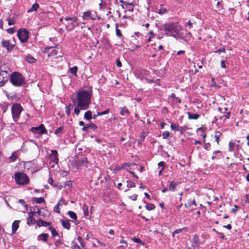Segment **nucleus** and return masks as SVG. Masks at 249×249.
Wrapping results in <instances>:
<instances>
[{
  "mask_svg": "<svg viewBox=\"0 0 249 249\" xmlns=\"http://www.w3.org/2000/svg\"><path fill=\"white\" fill-rule=\"evenodd\" d=\"M160 30H163L165 34L167 36L177 37L178 36L182 34L183 31L181 26L178 24V22L165 23L160 26Z\"/></svg>",
  "mask_w": 249,
  "mask_h": 249,
  "instance_id": "1",
  "label": "nucleus"
},
{
  "mask_svg": "<svg viewBox=\"0 0 249 249\" xmlns=\"http://www.w3.org/2000/svg\"><path fill=\"white\" fill-rule=\"evenodd\" d=\"M77 106L80 109L85 110L89 107L91 94H77Z\"/></svg>",
  "mask_w": 249,
  "mask_h": 249,
  "instance_id": "2",
  "label": "nucleus"
},
{
  "mask_svg": "<svg viewBox=\"0 0 249 249\" xmlns=\"http://www.w3.org/2000/svg\"><path fill=\"white\" fill-rule=\"evenodd\" d=\"M10 80L15 86L20 87L25 84L24 77L18 72H13L11 74Z\"/></svg>",
  "mask_w": 249,
  "mask_h": 249,
  "instance_id": "3",
  "label": "nucleus"
},
{
  "mask_svg": "<svg viewBox=\"0 0 249 249\" xmlns=\"http://www.w3.org/2000/svg\"><path fill=\"white\" fill-rule=\"evenodd\" d=\"M15 179L18 184L24 185L29 183V179L24 173L17 172L15 175Z\"/></svg>",
  "mask_w": 249,
  "mask_h": 249,
  "instance_id": "4",
  "label": "nucleus"
},
{
  "mask_svg": "<svg viewBox=\"0 0 249 249\" xmlns=\"http://www.w3.org/2000/svg\"><path fill=\"white\" fill-rule=\"evenodd\" d=\"M22 111V107L20 104L15 103L12 105L11 107V112L13 119L15 122H17L18 121Z\"/></svg>",
  "mask_w": 249,
  "mask_h": 249,
  "instance_id": "5",
  "label": "nucleus"
},
{
  "mask_svg": "<svg viewBox=\"0 0 249 249\" xmlns=\"http://www.w3.org/2000/svg\"><path fill=\"white\" fill-rule=\"evenodd\" d=\"M18 36L21 42L25 43L28 40L29 32L26 29H20L18 31Z\"/></svg>",
  "mask_w": 249,
  "mask_h": 249,
  "instance_id": "6",
  "label": "nucleus"
},
{
  "mask_svg": "<svg viewBox=\"0 0 249 249\" xmlns=\"http://www.w3.org/2000/svg\"><path fill=\"white\" fill-rule=\"evenodd\" d=\"M66 21H70L69 22L65 23L66 29L68 31H71L76 26L75 23L77 21L78 18L76 17H66L65 18Z\"/></svg>",
  "mask_w": 249,
  "mask_h": 249,
  "instance_id": "7",
  "label": "nucleus"
},
{
  "mask_svg": "<svg viewBox=\"0 0 249 249\" xmlns=\"http://www.w3.org/2000/svg\"><path fill=\"white\" fill-rule=\"evenodd\" d=\"M31 131L34 133L39 134H46L47 132L43 124H41L37 127H32Z\"/></svg>",
  "mask_w": 249,
  "mask_h": 249,
  "instance_id": "8",
  "label": "nucleus"
},
{
  "mask_svg": "<svg viewBox=\"0 0 249 249\" xmlns=\"http://www.w3.org/2000/svg\"><path fill=\"white\" fill-rule=\"evenodd\" d=\"M83 20H95L96 16L92 14L90 11H86L83 13L82 16Z\"/></svg>",
  "mask_w": 249,
  "mask_h": 249,
  "instance_id": "9",
  "label": "nucleus"
},
{
  "mask_svg": "<svg viewBox=\"0 0 249 249\" xmlns=\"http://www.w3.org/2000/svg\"><path fill=\"white\" fill-rule=\"evenodd\" d=\"M1 44L2 46L5 48L8 51H12L15 46V45L11 44L10 43L9 40H6L4 39L2 40Z\"/></svg>",
  "mask_w": 249,
  "mask_h": 249,
  "instance_id": "10",
  "label": "nucleus"
},
{
  "mask_svg": "<svg viewBox=\"0 0 249 249\" xmlns=\"http://www.w3.org/2000/svg\"><path fill=\"white\" fill-rule=\"evenodd\" d=\"M199 240L198 238V236L197 235H195L193 236L192 247L194 249H198L199 248Z\"/></svg>",
  "mask_w": 249,
  "mask_h": 249,
  "instance_id": "11",
  "label": "nucleus"
},
{
  "mask_svg": "<svg viewBox=\"0 0 249 249\" xmlns=\"http://www.w3.org/2000/svg\"><path fill=\"white\" fill-rule=\"evenodd\" d=\"M19 220H15L12 224V233L14 234L19 227Z\"/></svg>",
  "mask_w": 249,
  "mask_h": 249,
  "instance_id": "12",
  "label": "nucleus"
},
{
  "mask_svg": "<svg viewBox=\"0 0 249 249\" xmlns=\"http://www.w3.org/2000/svg\"><path fill=\"white\" fill-rule=\"evenodd\" d=\"M171 128L175 131H180L181 133L183 130L181 126H179L178 124H175L174 123H171Z\"/></svg>",
  "mask_w": 249,
  "mask_h": 249,
  "instance_id": "13",
  "label": "nucleus"
},
{
  "mask_svg": "<svg viewBox=\"0 0 249 249\" xmlns=\"http://www.w3.org/2000/svg\"><path fill=\"white\" fill-rule=\"evenodd\" d=\"M36 224L38 227H47L51 225V223L46 222L43 220L39 219L36 221Z\"/></svg>",
  "mask_w": 249,
  "mask_h": 249,
  "instance_id": "14",
  "label": "nucleus"
},
{
  "mask_svg": "<svg viewBox=\"0 0 249 249\" xmlns=\"http://www.w3.org/2000/svg\"><path fill=\"white\" fill-rule=\"evenodd\" d=\"M178 184V182H174V181H171L169 185V190L172 192L175 191L176 190V187Z\"/></svg>",
  "mask_w": 249,
  "mask_h": 249,
  "instance_id": "15",
  "label": "nucleus"
},
{
  "mask_svg": "<svg viewBox=\"0 0 249 249\" xmlns=\"http://www.w3.org/2000/svg\"><path fill=\"white\" fill-rule=\"evenodd\" d=\"M120 115L122 116H124L125 115H129L130 114L129 111L126 107H121L120 108Z\"/></svg>",
  "mask_w": 249,
  "mask_h": 249,
  "instance_id": "16",
  "label": "nucleus"
},
{
  "mask_svg": "<svg viewBox=\"0 0 249 249\" xmlns=\"http://www.w3.org/2000/svg\"><path fill=\"white\" fill-rule=\"evenodd\" d=\"M36 223V220L32 215L28 216L27 221V224L29 225H33Z\"/></svg>",
  "mask_w": 249,
  "mask_h": 249,
  "instance_id": "17",
  "label": "nucleus"
},
{
  "mask_svg": "<svg viewBox=\"0 0 249 249\" xmlns=\"http://www.w3.org/2000/svg\"><path fill=\"white\" fill-rule=\"evenodd\" d=\"M188 118L190 120H197L199 117L198 114H193L191 112H188Z\"/></svg>",
  "mask_w": 249,
  "mask_h": 249,
  "instance_id": "18",
  "label": "nucleus"
},
{
  "mask_svg": "<svg viewBox=\"0 0 249 249\" xmlns=\"http://www.w3.org/2000/svg\"><path fill=\"white\" fill-rule=\"evenodd\" d=\"M48 237V234L47 233H42L38 236V239L45 242L47 241Z\"/></svg>",
  "mask_w": 249,
  "mask_h": 249,
  "instance_id": "19",
  "label": "nucleus"
},
{
  "mask_svg": "<svg viewBox=\"0 0 249 249\" xmlns=\"http://www.w3.org/2000/svg\"><path fill=\"white\" fill-rule=\"evenodd\" d=\"M61 223H62V226L67 229V230H70V222H69V220H61Z\"/></svg>",
  "mask_w": 249,
  "mask_h": 249,
  "instance_id": "20",
  "label": "nucleus"
},
{
  "mask_svg": "<svg viewBox=\"0 0 249 249\" xmlns=\"http://www.w3.org/2000/svg\"><path fill=\"white\" fill-rule=\"evenodd\" d=\"M39 4L35 3L32 5V7L27 11V12L31 13L33 11H36L39 8Z\"/></svg>",
  "mask_w": 249,
  "mask_h": 249,
  "instance_id": "21",
  "label": "nucleus"
},
{
  "mask_svg": "<svg viewBox=\"0 0 249 249\" xmlns=\"http://www.w3.org/2000/svg\"><path fill=\"white\" fill-rule=\"evenodd\" d=\"M6 96L9 100L17 101L20 99V98L17 96V94H12V95H10V94H6Z\"/></svg>",
  "mask_w": 249,
  "mask_h": 249,
  "instance_id": "22",
  "label": "nucleus"
},
{
  "mask_svg": "<svg viewBox=\"0 0 249 249\" xmlns=\"http://www.w3.org/2000/svg\"><path fill=\"white\" fill-rule=\"evenodd\" d=\"M25 59L29 63H33L36 62V59L30 54L26 56Z\"/></svg>",
  "mask_w": 249,
  "mask_h": 249,
  "instance_id": "23",
  "label": "nucleus"
},
{
  "mask_svg": "<svg viewBox=\"0 0 249 249\" xmlns=\"http://www.w3.org/2000/svg\"><path fill=\"white\" fill-rule=\"evenodd\" d=\"M69 71L72 75L76 76L77 72L78 71V67L77 66H74L72 68H70Z\"/></svg>",
  "mask_w": 249,
  "mask_h": 249,
  "instance_id": "24",
  "label": "nucleus"
},
{
  "mask_svg": "<svg viewBox=\"0 0 249 249\" xmlns=\"http://www.w3.org/2000/svg\"><path fill=\"white\" fill-rule=\"evenodd\" d=\"M193 205H194L195 207L196 206V201L195 200V199L189 200V201L188 202V203L185 204L184 205L185 207L187 208L191 207Z\"/></svg>",
  "mask_w": 249,
  "mask_h": 249,
  "instance_id": "25",
  "label": "nucleus"
},
{
  "mask_svg": "<svg viewBox=\"0 0 249 249\" xmlns=\"http://www.w3.org/2000/svg\"><path fill=\"white\" fill-rule=\"evenodd\" d=\"M84 118L87 120H90L92 117V113L90 111H88L85 113Z\"/></svg>",
  "mask_w": 249,
  "mask_h": 249,
  "instance_id": "26",
  "label": "nucleus"
},
{
  "mask_svg": "<svg viewBox=\"0 0 249 249\" xmlns=\"http://www.w3.org/2000/svg\"><path fill=\"white\" fill-rule=\"evenodd\" d=\"M82 210L84 213V214L85 216H87L89 215V207L86 205L84 204L82 206Z\"/></svg>",
  "mask_w": 249,
  "mask_h": 249,
  "instance_id": "27",
  "label": "nucleus"
},
{
  "mask_svg": "<svg viewBox=\"0 0 249 249\" xmlns=\"http://www.w3.org/2000/svg\"><path fill=\"white\" fill-rule=\"evenodd\" d=\"M68 214L72 219L76 220L77 218L76 213L72 211H68Z\"/></svg>",
  "mask_w": 249,
  "mask_h": 249,
  "instance_id": "28",
  "label": "nucleus"
},
{
  "mask_svg": "<svg viewBox=\"0 0 249 249\" xmlns=\"http://www.w3.org/2000/svg\"><path fill=\"white\" fill-rule=\"evenodd\" d=\"M48 229L51 231L52 235L53 237H55L59 235L58 233L54 228L52 227H49Z\"/></svg>",
  "mask_w": 249,
  "mask_h": 249,
  "instance_id": "29",
  "label": "nucleus"
},
{
  "mask_svg": "<svg viewBox=\"0 0 249 249\" xmlns=\"http://www.w3.org/2000/svg\"><path fill=\"white\" fill-rule=\"evenodd\" d=\"M51 156L53 157L54 158L56 159V163L58 162V153L56 150H53L51 151Z\"/></svg>",
  "mask_w": 249,
  "mask_h": 249,
  "instance_id": "30",
  "label": "nucleus"
},
{
  "mask_svg": "<svg viewBox=\"0 0 249 249\" xmlns=\"http://www.w3.org/2000/svg\"><path fill=\"white\" fill-rule=\"evenodd\" d=\"M87 127L91 128L93 131H95L97 129V126L93 123L87 124Z\"/></svg>",
  "mask_w": 249,
  "mask_h": 249,
  "instance_id": "31",
  "label": "nucleus"
},
{
  "mask_svg": "<svg viewBox=\"0 0 249 249\" xmlns=\"http://www.w3.org/2000/svg\"><path fill=\"white\" fill-rule=\"evenodd\" d=\"M3 71L4 72H9V71H10V69L9 68H8L5 65H3V66H1L0 67V72Z\"/></svg>",
  "mask_w": 249,
  "mask_h": 249,
  "instance_id": "32",
  "label": "nucleus"
},
{
  "mask_svg": "<svg viewBox=\"0 0 249 249\" xmlns=\"http://www.w3.org/2000/svg\"><path fill=\"white\" fill-rule=\"evenodd\" d=\"M146 210L148 211L153 210L155 208V206L153 204L149 203L145 206Z\"/></svg>",
  "mask_w": 249,
  "mask_h": 249,
  "instance_id": "33",
  "label": "nucleus"
},
{
  "mask_svg": "<svg viewBox=\"0 0 249 249\" xmlns=\"http://www.w3.org/2000/svg\"><path fill=\"white\" fill-rule=\"evenodd\" d=\"M231 116V112L229 111L228 112H227V114L226 115H224L221 117H220V119H224V121H225L227 119H229L230 118Z\"/></svg>",
  "mask_w": 249,
  "mask_h": 249,
  "instance_id": "34",
  "label": "nucleus"
},
{
  "mask_svg": "<svg viewBox=\"0 0 249 249\" xmlns=\"http://www.w3.org/2000/svg\"><path fill=\"white\" fill-rule=\"evenodd\" d=\"M7 79H5L0 75V87H2L7 81Z\"/></svg>",
  "mask_w": 249,
  "mask_h": 249,
  "instance_id": "35",
  "label": "nucleus"
},
{
  "mask_svg": "<svg viewBox=\"0 0 249 249\" xmlns=\"http://www.w3.org/2000/svg\"><path fill=\"white\" fill-rule=\"evenodd\" d=\"M0 75L3 77L5 79H7L8 80V76H9V72H4V71H1L0 72Z\"/></svg>",
  "mask_w": 249,
  "mask_h": 249,
  "instance_id": "36",
  "label": "nucleus"
},
{
  "mask_svg": "<svg viewBox=\"0 0 249 249\" xmlns=\"http://www.w3.org/2000/svg\"><path fill=\"white\" fill-rule=\"evenodd\" d=\"M135 186H135V184L134 182H133L131 181L127 180V187L128 188H133V187H135Z\"/></svg>",
  "mask_w": 249,
  "mask_h": 249,
  "instance_id": "37",
  "label": "nucleus"
},
{
  "mask_svg": "<svg viewBox=\"0 0 249 249\" xmlns=\"http://www.w3.org/2000/svg\"><path fill=\"white\" fill-rule=\"evenodd\" d=\"M60 205V201L55 205V206L54 207L53 211L56 213H60V210H59V205Z\"/></svg>",
  "mask_w": 249,
  "mask_h": 249,
  "instance_id": "38",
  "label": "nucleus"
},
{
  "mask_svg": "<svg viewBox=\"0 0 249 249\" xmlns=\"http://www.w3.org/2000/svg\"><path fill=\"white\" fill-rule=\"evenodd\" d=\"M235 144L231 142L229 143V151L232 152L234 150Z\"/></svg>",
  "mask_w": 249,
  "mask_h": 249,
  "instance_id": "39",
  "label": "nucleus"
},
{
  "mask_svg": "<svg viewBox=\"0 0 249 249\" xmlns=\"http://www.w3.org/2000/svg\"><path fill=\"white\" fill-rule=\"evenodd\" d=\"M17 157L15 153L14 152L12 154L11 156L9 157V160L11 161H14L17 159Z\"/></svg>",
  "mask_w": 249,
  "mask_h": 249,
  "instance_id": "40",
  "label": "nucleus"
},
{
  "mask_svg": "<svg viewBox=\"0 0 249 249\" xmlns=\"http://www.w3.org/2000/svg\"><path fill=\"white\" fill-rule=\"evenodd\" d=\"M35 200H36V203H38V204H40V203H41L43 202H44V199L43 197H39V198H34Z\"/></svg>",
  "mask_w": 249,
  "mask_h": 249,
  "instance_id": "41",
  "label": "nucleus"
},
{
  "mask_svg": "<svg viewBox=\"0 0 249 249\" xmlns=\"http://www.w3.org/2000/svg\"><path fill=\"white\" fill-rule=\"evenodd\" d=\"M169 98H172L174 100V102H181V100L175 96V94H172L169 96Z\"/></svg>",
  "mask_w": 249,
  "mask_h": 249,
  "instance_id": "42",
  "label": "nucleus"
},
{
  "mask_svg": "<svg viewBox=\"0 0 249 249\" xmlns=\"http://www.w3.org/2000/svg\"><path fill=\"white\" fill-rule=\"evenodd\" d=\"M8 24L9 25H12L16 23V20L13 18L8 19Z\"/></svg>",
  "mask_w": 249,
  "mask_h": 249,
  "instance_id": "43",
  "label": "nucleus"
},
{
  "mask_svg": "<svg viewBox=\"0 0 249 249\" xmlns=\"http://www.w3.org/2000/svg\"><path fill=\"white\" fill-rule=\"evenodd\" d=\"M109 112V109H106L105 111H102V112H97V115H105V114H108V113Z\"/></svg>",
  "mask_w": 249,
  "mask_h": 249,
  "instance_id": "44",
  "label": "nucleus"
},
{
  "mask_svg": "<svg viewBox=\"0 0 249 249\" xmlns=\"http://www.w3.org/2000/svg\"><path fill=\"white\" fill-rule=\"evenodd\" d=\"M170 135V133L166 131L162 133V137L163 139H167Z\"/></svg>",
  "mask_w": 249,
  "mask_h": 249,
  "instance_id": "45",
  "label": "nucleus"
},
{
  "mask_svg": "<svg viewBox=\"0 0 249 249\" xmlns=\"http://www.w3.org/2000/svg\"><path fill=\"white\" fill-rule=\"evenodd\" d=\"M116 35L119 37H122L123 36L121 31L118 29L117 27L116 28Z\"/></svg>",
  "mask_w": 249,
  "mask_h": 249,
  "instance_id": "46",
  "label": "nucleus"
},
{
  "mask_svg": "<svg viewBox=\"0 0 249 249\" xmlns=\"http://www.w3.org/2000/svg\"><path fill=\"white\" fill-rule=\"evenodd\" d=\"M63 129V127H58V128H57V129L54 131V133H55V134H59V133H61L62 132Z\"/></svg>",
  "mask_w": 249,
  "mask_h": 249,
  "instance_id": "47",
  "label": "nucleus"
},
{
  "mask_svg": "<svg viewBox=\"0 0 249 249\" xmlns=\"http://www.w3.org/2000/svg\"><path fill=\"white\" fill-rule=\"evenodd\" d=\"M57 51L55 50H53L52 52L48 55L49 56H55L57 55Z\"/></svg>",
  "mask_w": 249,
  "mask_h": 249,
  "instance_id": "48",
  "label": "nucleus"
},
{
  "mask_svg": "<svg viewBox=\"0 0 249 249\" xmlns=\"http://www.w3.org/2000/svg\"><path fill=\"white\" fill-rule=\"evenodd\" d=\"M214 52L216 53H225L226 52V50L224 48H223L222 49H218L216 51H214Z\"/></svg>",
  "mask_w": 249,
  "mask_h": 249,
  "instance_id": "49",
  "label": "nucleus"
},
{
  "mask_svg": "<svg viewBox=\"0 0 249 249\" xmlns=\"http://www.w3.org/2000/svg\"><path fill=\"white\" fill-rule=\"evenodd\" d=\"M149 37L148 39V40L149 41H150L151 38H152L154 37V34L152 31H151L149 32Z\"/></svg>",
  "mask_w": 249,
  "mask_h": 249,
  "instance_id": "50",
  "label": "nucleus"
},
{
  "mask_svg": "<svg viewBox=\"0 0 249 249\" xmlns=\"http://www.w3.org/2000/svg\"><path fill=\"white\" fill-rule=\"evenodd\" d=\"M220 135H221V134H216L214 136V138L215 139V141L216 142L217 144H219V137H220Z\"/></svg>",
  "mask_w": 249,
  "mask_h": 249,
  "instance_id": "51",
  "label": "nucleus"
},
{
  "mask_svg": "<svg viewBox=\"0 0 249 249\" xmlns=\"http://www.w3.org/2000/svg\"><path fill=\"white\" fill-rule=\"evenodd\" d=\"M226 61V60H221V61L220 62V66L222 68H223V69L226 68V66L225 64Z\"/></svg>",
  "mask_w": 249,
  "mask_h": 249,
  "instance_id": "52",
  "label": "nucleus"
},
{
  "mask_svg": "<svg viewBox=\"0 0 249 249\" xmlns=\"http://www.w3.org/2000/svg\"><path fill=\"white\" fill-rule=\"evenodd\" d=\"M6 31L9 34H12L14 33L15 32V30H14V29L13 28H9V29H7L6 30Z\"/></svg>",
  "mask_w": 249,
  "mask_h": 249,
  "instance_id": "53",
  "label": "nucleus"
},
{
  "mask_svg": "<svg viewBox=\"0 0 249 249\" xmlns=\"http://www.w3.org/2000/svg\"><path fill=\"white\" fill-rule=\"evenodd\" d=\"M132 240L135 243H142V240L138 238H134Z\"/></svg>",
  "mask_w": 249,
  "mask_h": 249,
  "instance_id": "54",
  "label": "nucleus"
},
{
  "mask_svg": "<svg viewBox=\"0 0 249 249\" xmlns=\"http://www.w3.org/2000/svg\"><path fill=\"white\" fill-rule=\"evenodd\" d=\"M80 108L78 107V106L77 107H76L74 108V113H75L76 115H78L80 113Z\"/></svg>",
  "mask_w": 249,
  "mask_h": 249,
  "instance_id": "55",
  "label": "nucleus"
},
{
  "mask_svg": "<svg viewBox=\"0 0 249 249\" xmlns=\"http://www.w3.org/2000/svg\"><path fill=\"white\" fill-rule=\"evenodd\" d=\"M211 146V144L210 143L208 142V143H205V145H204V148L207 150H209V149H210V147Z\"/></svg>",
  "mask_w": 249,
  "mask_h": 249,
  "instance_id": "56",
  "label": "nucleus"
},
{
  "mask_svg": "<svg viewBox=\"0 0 249 249\" xmlns=\"http://www.w3.org/2000/svg\"><path fill=\"white\" fill-rule=\"evenodd\" d=\"M116 64L118 67L120 68L122 67V63L119 58L116 59Z\"/></svg>",
  "mask_w": 249,
  "mask_h": 249,
  "instance_id": "57",
  "label": "nucleus"
},
{
  "mask_svg": "<svg viewBox=\"0 0 249 249\" xmlns=\"http://www.w3.org/2000/svg\"><path fill=\"white\" fill-rule=\"evenodd\" d=\"M216 233H217V234L219 236V237L220 238H221L222 239H224V238L225 236L223 234V233H222L221 232H218V231H216Z\"/></svg>",
  "mask_w": 249,
  "mask_h": 249,
  "instance_id": "58",
  "label": "nucleus"
},
{
  "mask_svg": "<svg viewBox=\"0 0 249 249\" xmlns=\"http://www.w3.org/2000/svg\"><path fill=\"white\" fill-rule=\"evenodd\" d=\"M120 243L121 244H124L125 246H122V247L123 248H126L127 247V244L126 243V241L124 240H121L120 241Z\"/></svg>",
  "mask_w": 249,
  "mask_h": 249,
  "instance_id": "59",
  "label": "nucleus"
},
{
  "mask_svg": "<svg viewBox=\"0 0 249 249\" xmlns=\"http://www.w3.org/2000/svg\"><path fill=\"white\" fill-rule=\"evenodd\" d=\"M138 195H134L131 196H130V198L132 199L133 201H135L137 200Z\"/></svg>",
  "mask_w": 249,
  "mask_h": 249,
  "instance_id": "60",
  "label": "nucleus"
},
{
  "mask_svg": "<svg viewBox=\"0 0 249 249\" xmlns=\"http://www.w3.org/2000/svg\"><path fill=\"white\" fill-rule=\"evenodd\" d=\"M237 210H238L237 206L235 205L234 207L231 209V212L233 213H235L237 211Z\"/></svg>",
  "mask_w": 249,
  "mask_h": 249,
  "instance_id": "61",
  "label": "nucleus"
},
{
  "mask_svg": "<svg viewBox=\"0 0 249 249\" xmlns=\"http://www.w3.org/2000/svg\"><path fill=\"white\" fill-rule=\"evenodd\" d=\"M181 231H182L181 229L175 230L172 233L173 236H174L175 234H177V233L180 232Z\"/></svg>",
  "mask_w": 249,
  "mask_h": 249,
  "instance_id": "62",
  "label": "nucleus"
},
{
  "mask_svg": "<svg viewBox=\"0 0 249 249\" xmlns=\"http://www.w3.org/2000/svg\"><path fill=\"white\" fill-rule=\"evenodd\" d=\"M223 228H226V229H228V230H231V229L232 227H231V224H228V225H224V226H223Z\"/></svg>",
  "mask_w": 249,
  "mask_h": 249,
  "instance_id": "63",
  "label": "nucleus"
},
{
  "mask_svg": "<svg viewBox=\"0 0 249 249\" xmlns=\"http://www.w3.org/2000/svg\"><path fill=\"white\" fill-rule=\"evenodd\" d=\"M164 162L163 161H160V162H159L158 163V166H162V167H164V168H165V165H164Z\"/></svg>",
  "mask_w": 249,
  "mask_h": 249,
  "instance_id": "64",
  "label": "nucleus"
}]
</instances>
